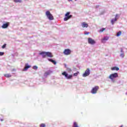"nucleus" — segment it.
<instances>
[{
	"label": "nucleus",
	"instance_id": "f8f14e48",
	"mask_svg": "<svg viewBox=\"0 0 127 127\" xmlns=\"http://www.w3.org/2000/svg\"><path fill=\"white\" fill-rule=\"evenodd\" d=\"M72 16V15H69L67 16V17H64V21H67V20H68V19H70V18H71Z\"/></svg>",
	"mask_w": 127,
	"mask_h": 127
},
{
	"label": "nucleus",
	"instance_id": "e433bc0d",
	"mask_svg": "<svg viewBox=\"0 0 127 127\" xmlns=\"http://www.w3.org/2000/svg\"><path fill=\"white\" fill-rule=\"evenodd\" d=\"M13 71H15V69H13L12 70V72H13Z\"/></svg>",
	"mask_w": 127,
	"mask_h": 127
},
{
	"label": "nucleus",
	"instance_id": "a211bd4d",
	"mask_svg": "<svg viewBox=\"0 0 127 127\" xmlns=\"http://www.w3.org/2000/svg\"><path fill=\"white\" fill-rule=\"evenodd\" d=\"M4 76L6 78H10V77H11V75H10V74H4Z\"/></svg>",
	"mask_w": 127,
	"mask_h": 127
},
{
	"label": "nucleus",
	"instance_id": "4be33fe9",
	"mask_svg": "<svg viewBox=\"0 0 127 127\" xmlns=\"http://www.w3.org/2000/svg\"><path fill=\"white\" fill-rule=\"evenodd\" d=\"M120 57H122V58H124L125 57V53H122L120 54Z\"/></svg>",
	"mask_w": 127,
	"mask_h": 127
},
{
	"label": "nucleus",
	"instance_id": "2eb2a0df",
	"mask_svg": "<svg viewBox=\"0 0 127 127\" xmlns=\"http://www.w3.org/2000/svg\"><path fill=\"white\" fill-rule=\"evenodd\" d=\"M111 70H112V71H114L115 70H116V71H119L120 70V68L118 67L114 66V67L111 68Z\"/></svg>",
	"mask_w": 127,
	"mask_h": 127
},
{
	"label": "nucleus",
	"instance_id": "0eeeda50",
	"mask_svg": "<svg viewBox=\"0 0 127 127\" xmlns=\"http://www.w3.org/2000/svg\"><path fill=\"white\" fill-rule=\"evenodd\" d=\"M64 55H69V54H71V51L69 49H65L64 51Z\"/></svg>",
	"mask_w": 127,
	"mask_h": 127
},
{
	"label": "nucleus",
	"instance_id": "f3484780",
	"mask_svg": "<svg viewBox=\"0 0 127 127\" xmlns=\"http://www.w3.org/2000/svg\"><path fill=\"white\" fill-rule=\"evenodd\" d=\"M117 18H115V19H112L111 20V23L112 24L114 25V23H115V22L117 21Z\"/></svg>",
	"mask_w": 127,
	"mask_h": 127
},
{
	"label": "nucleus",
	"instance_id": "393cba45",
	"mask_svg": "<svg viewBox=\"0 0 127 127\" xmlns=\"http://www.w3.org/2000/svg\"><path fill=\"white\" fill-rule=\"evenodd\" d=\"M46 127V125H45V124H41L40 125V127Z\"/></svg>",
	"mask_w": 127,
	"mask_h": 127
},
{
	"label": "nucleus",
	"instance_id": "72a5a7b5",
	"mask_svg": "<svg viewBox=\"0 0 127 127\" xmlns=\"http://www.w3.org/2000/svg\"><path fill=\"white\" fill-rule=\"evenodd\" d=\"M73 76H78V73L76 72L73 74Z\"/></svg>",
	"mask_w": 127,
	"mask_h": 127
},
{
	"label": "nucleus",
	"instance_id": "cd10ccee",
	"mask_svg": "<svg viewBox=\"0 0 127 127\" xmlns=\"http://www.w3.org/2000/svg\"><path fill=\"white\" fill-rule=\"evenodd\" d=\"M4 53L0 52V56H2L4 55Z\"/></svg>",
	"mask_w": 127,
	"mask_h": 127
},
{
	"label": "nucleus",
	"instance_id": "473e14b6",
	"mask_svg": "<svg viewBox=\"0 0 127 127\" xmlns=\"http://www.w3.org/2000/svg\"><path fill=\"white\" fill-rule=\"evenodd\" d=\"M121 53H124V50H123V48H121Z\"/></svg>",
	"mask_w": 127,
	"mask_h": 127
},
{
	"label": "nucleus",
	"instance_id": "f03ea898",
	"mask_svg": "<svg viewBox=\"0 0 127 127\" xmlns=\"http://www.w3.org/2000/svg\"><path fill=\"white\" fill-rule=\"evenodd\" d=\"M91 74V71L90 70V68H87L85 71L84 73L82 74L83 77H87L89 76Z\"/></svg>",
	"mask_w": 127,
	"mask_h": 127
},
{
	"label": "nucleus",
	"instance_id": "7c9ffc66",
	"mask_svg": "<svg viewBox=\"0 0 127 127\" xmlns=\"http://www.w3.org/2000/svg\"><path fill=\"white\" fill-rule=\"evenodd\" d=\"M48 60H49V61H50V62H53V59H48Z\"/></svg>",
	"mask_w": 127,
	"mask_h": 127
},
{
	"label": "nucleus",
	"instance_id": "dca6fc26",
	"mask_svg": "<svg viewBox=\"0 0 127 127\" xmlns=\"http://www.w3.org/2000/svg\"><path fill=\"white\" fill-rule=\"evenodd\" d=\"M82 27H88L89 26V25L88 24L85 23V22H83L82 23Z\"/></svg>",
	"mask_w": 127,
	"mask_h": 127
},
{
	"label": "nucleus",
	"instance_id": "6e6552de",
	"mask_svg": "<svg viewBox=\"0 0 127 127\" xmlns=\"http://www.w3.org/2000/svg\"><path fill=\"white\" fill-rule=\"evenodd\" d=\"M39 55H42V58L44 59L46 58V52H42L39 54Z\"/></svg>",
	"mask_w": 127,
	"mask_h": 127
},
{
	"label": "nucleus",
	"instance_id": "5701e85b",
	"mask_svg": "<svg viewBox=\"0 0 127 127\" xmlns=\"http://www.w3.org/2000/svg\"><path fill=\"white\" fill-rule=\"evenodd\" d=\"M33 69H34V70H37V69H38V67L36 65L33 66Z\"/></svg>",
	"mask_w": 127,
	"mask_h": 127
},
{
	"label": "nucleus",
	"instance_id": "c756f323",
	"mask_svg": "<svg viewBox=\"0 0 127 127\" xmlns=\"http://www.w3.org/2000/svg\"><path fill=\"white\" fill-rule=\"evenodd\" d=\"M118 16H119V14H117L115 16V18H116L117 20H118V19H119V17H118Z\"/></svg>",
	"mask_w": 127,
	"mask_h": 127
},
{
	"label": "nucleus",
	"instance_id": "4c0bfd02",
	"mask_svg": "<svg viewBox=\"0 0 127 127\" xmlns=\"http://www.w3.org/2000/svg\"><path fill=\"white\" fill-rule=\"evenodd\" d=\"M0 121H1V122H2V121H3V119H0Z\"/></svg>",
	"mask_w": 127,
	"mask_h": 127
},
{
	"label": "nucleus",
	"instance_id": "bb28decb",
	"mask_svg": "<svg viewBox=\"0 0 127 127\" xmlns=\"http://www.w3.org/2000/svg\"><path fill=\"white\" fill-rule=\"evenodd\" d=\"M52 63L54 64V65H56V64H57V62H56V61H55L54 60L53 61V62H52Z\"/></svg>",
	"mask_w": 127,
	"mask_h": 127
},
{
	"label": "nucleus",
	"instance_id": "58836bf2",
	"mask_svg": "<svg viewBox=\"0 0 127 127\" xmlns=\"http://www.w3.org/2000/svg\"><path fill=\"white\" fill-rule=\"evenodd\" d=\"M123 127V125H122L120 127Z\"/></svg>",
	"mask_w": 127,
	"mask_h": 127
},
{
	"label": "nucleus",
	"instance_id": "20e7f679",
	"mask_svg": "<svg viewBox=\"0 0 127 127\" xmlns=\"http://www.w3.org/2000/svg\"><path fill=\"white\" fill-rule=\"evenodd\" d=\"M62 75L63 76H64L66 79H70L73 77V75H68V73H66V71H64L62 73Z\"/></svg>",
	"mask_w": 127,
	"mask_h": 127
},
{
	"label": "nucleus",
	"instance_id": "aec40b11",
	"mask_svg": "<svg viewBox=\"0 0 127 127\" xmlns=\"http://www.w3.org/2000/svg\"><path fill=\"white\" fill-rule=\"evenodd\" d=\"M13 1L14 2H19L20 3L22 2V0H13Z\"/></svg>",
	"mask_w": 127,
	"mask_h": 127
},
{
	"label": "nucleus",
	"instance_id": "39448f33",
	"mask_svg": "<svg viewBox=\"0 0 127 127\" xmlns=\"http://www.w3.org/2000/svg\"><path fill=\"white\" fill-rule=\"evenodd\" d=\"M98 90H99V86H95L91 90V93L92 94H96Z\"/></svg>",
	"mask_w": 127,
	"mask_h": 127
},
{
	"label": "nucleus",
	"instance_id": "a878e982",
	"mask_svg": "<svg viewBox=\"0 0 127 127\" xmlns=\"http://www.w3.org/2000/svg\"><path fill=\"white\" fill-rule=\"evenodd\" d=\"M6 47V44H4L2 46V49H4V48H5Z\"/></svg>",
	"mask_w": 127,
	"mask_h": 127
},
{
	"label": "nucleus",
	"instance_id": "f257e3e1",
	"mask_svg": "<svg viewBox=\"0 0 127 127\" xmlns=\"http://www.w3.org/2000/svg\"><path fill=\"white\" fill-rule=\"evenodd\" d=\"M46 15L47 16L49 20H53V19H54V17H53V15H52L50 13V11H47L46 12Z\"/></svg>",
	"mask_w": 127,
	"mask_h": 127
},
{
	"label": "nucleus",
	"instance_id": "7ed1b4c3",
	"mask_svg": "<svg viewBox=\"0 0 127 127\" xmlns=\"http://www.w3.org/2000/svg\"><path fill=\"white\" fill-rule=\"evenodd\" d=\"M118 77H119V74H118V73L115 72L110 74L109 78L111 79V80H114V78H118Z\"/></svg>",
	"mask_w": 127,
	"mask_h": 127
},
{
	"label": "nucleus",
	"instance_id": "2f4dec72",
	"mask_svg": "<svg viewBox=\"0 0 127 127\" xmlns=\"http://www.w3.org/2000/svg\"><path fill=\"white\" fill-rule=\"evenodd\" d=\"M89 33H90V32H85L84 34L87 35L89 34Z\"/></svg>",
	"mask_w": 127,
	"mask_h": 127
},
{
	"label": "nucleus",
	"instance_id": "c9c22d12",
	"mask_svg": "<svg viewBox=\"0 0 127 127\" xmlns=\"http://www.w3.org/2000/svg\"><path fill=\"white\" fill-rule=\"evenodd\" d=\"M100 6V5H98L96 6V8H98V7H99Z\"/></svg>",
	"mask_w": 127,
	"mask_h": 127
},
{
	"label": "nucleus",
	"instance_id": "412c9836",
	"mask_svg": "<svg viewBox=\"0 0 127 127\" xmlns=\"http://www.w3.org/2000/svg\"><path fill=\"white\" fill-rule=\"evenodd\" d=\"M122 34V31H120L118 32H117V36L119 37Z\"/></svg>",
	"mask_w": 127,
	"mask_h": 127
},
{
	"label": "nucleus",
	"instance_id": "4468645a",
	"mask_svg": "<svg viewBox=\"0 0 127 127\" xmlns=\"http://www.w3.org/2000/svg\"><path fill=\"white\" fill-rule=\"evenodd\" d=\"M46 55L48 57H50V58L53 57V55H52V53L49 52H46Z\"/></svg>",
	"mask_w": 127,
	"mask_h": 127
},
{
	"label": "nucleus",
	"instance_id": "423d86ee",
	"mask_svg": "<svg viewBox=\"0 0 127 127\" xmlns=\"http://www.w3.org/2000/svg\"><path fill=\"white\" fill-rule=\"evenodd\" d=\"M88 41L89 44H91V45H94L96 44V41H95V40H93V39L91 38H88Z\"/></svg>",
	"mask_w": 127,
	"mask_h": 127
},
{
	"label": "nucleus",
	"instance_id": "f704fd0d",
	"mask_svg": "<svg viewBox=\"0 0 127 127\" xmlns=\"http://www.w3.org/2000/svg\"><path fill=\"white\" fill-rule=\"evenodd\" d=\"M75 1H77V0H75ZM68 1H73L72 0H68Z\"/></svg>",
	"mask_w": 127,
	"mask_h": 127
},
{
	"label": "nucleus",
	"instance_id": "1a4fd4ad",
	"mask_svg": "<svg viewBox=\"0 0 127 127\" xmlns=\"http://www.w3.org/2000/svg\"><path fill=\"white\" fill-rule=\"evenodd\" d=\"M29 68H30V65H28V64H26L24 68L23 69V71H27Z\"/></svg>",
	"mask_w": 127,
	"mask_h": 127
},
{
	"label": "nucleus",
	"instance_id": "ddd939ff",
	"mask_svg": "<svg viewBox=\"0 0 127 127\" xmlns=\"http://www.w3.org/2000/svg\"><path fill=\"white\" fill-rule=\"evenodd\" d=\"M107 40H109V37H104V38L101 40V41L102 43H105L104 41H107Z\"/></svg>",
	"mask_w": 127,
	"mask_h": 127
},
{
	"label": "nucleus",
	"instance_id": "6ab92c4d",
	"mask_svg": "<svg viewBox=\"0 0 127 127\" xmlns=\"http://www.w3.org/2000/svg\"><path fill=\"white\" fill-rule=\"evenodd\" d=\"M104 30H106V28H102L100 29L98 31V32L102 33V32H103V31H104Z\"/></svg>",
	"mask_w": 127,
	"mask_h": 127
},
{
	"label": "nucleus",
	"instance_id": "9d476101",
	"mask_svg": "<svg viewBox=\"0 0 127 127\" xmlns=\"http://www.w3.org/2000/svg\"><path fill=\"white\" fill-rule=\"evenodd\" d=\"M52 73V71L51 70H47L46 71L44 74V77H47V76L50 75Z\"/></svg>",
	"mask_w": 127,
	"mask_h": 127
},
{
	"label": "nucleus",
	"instance_id": "c85d7f7f",
	"mask_svg": "<svg viewBox=\"0 0 127 127\" xmlns=\"http://www.w3.org/2000/svg\"><path fill=\"white\" fill-rule=\"evenodd\" d=\"M67 71L70 73V72H71V71H72V70L71 69V68H67Z\"/></svg>",
	"mask_w": 127,
	"mask_h": 127
},
{
	"label": "nucleus",
	"instance_id": "9b49d317",
	"mask_svg": "<svg viewBox=\"0 0 127 127\" xmlns=\"http://www.w3.org/2000/svg\"><path fill=\"white\" fill-rule=\"evenodd\" d=\"M9 26V23L3 24V25L1 26L2 28H7Z\"/></svg>",
	"mask_w": 127,
	"mask_h": 127
},
{
	"label": "nucleus",
	"instance_id": "b1692460",
	"mask_svg": "<svg viewBox=\"0 0 127 127\" xmlns=\"http://www.w3.org/2000/svg\"><path fill=\"white\" fill-rule=\"evenodd\" d=\"M70 15V12H67L65 14V17H67V16H68Z\"/></svg>",
	"mask_w": 127,
	"mask_h": 127
}]
</instances>
